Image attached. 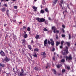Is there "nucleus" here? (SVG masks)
Masks as SVG:
<instances>
[{"label": "nucleus", "instance_id": "obj_45", "mask_svg": "<svg viewBox=\"0 0 76 76\" xmlns=\"http://www.w3.org/2000/svg\"><path fill=\"white\" fill-rule=\"evenodd\" d=\"M60 48H63V45H61L60 46Z\"/></svg>", "mask_w": 76, "mask_h": 76}, {"label": "nucleus", "instance_id": "obj_17", "mask_svg": "<svg viewBox=\"0 0 76 76\" xmlns=\"http://www.w3.org/2000/svg\"><path fill=\"white\" fill-rule=\"evenodd\" d=\"M39 36L38 34L36 35V36L35 37V38L36 39H38V38H39Z\"/></svg>", "mask_w": 76, "mask_h": 76}, {"label": "nucleus", "instance_id": "obj_33", "mask_svg": "<svg viewBox=\"0 0 76 76\" xmlns=\"http://www.w3.org/2000/svg\"><path fill=\"white\" fill-rule=\"evenodd\" d=\"M64 43V41H61V45H63V43Z\"/></svg>", "mask_w": 76, "mask_h": 76}, {"label": "nucleus", "instance_id": "obj_22", "mask_svg": "<svg viewBox=\"0 0 76 76\" xmlns=\"http://www.w3.org/2000/svg\"><path fill=\"white\" fill-rule=\"evenodd\" d=\"M61 63H64L65 62V59H63L61 60Z\"/></svg>", "mask_w": 76, "mask_h": 76}, {"label": "nucleus", "instance_id": "obj_50", "mask_svg": "<svg viewBox=\"0 0 76 76\" xmlns=\"http://www.w3.org/2000/svg\"><path fill=\"white\" fill-rule=\"evenodd\" d=\"M4 6H5V7H7V4H4Z\"/></svg>", "mask_w": 76, "mask_h": 76}, {"label": "nucleus", "instance_id": "obj_47", "mask_svg": "<svg viewBox=\"0 0 76 76\" xmlns=\"http://www.w3.org/2000/svg\"><path fill=\"white\" fill-rule=\"evenodd\" d=\"M12 22H13L15 23V22H16V20H12Z\"/></svg>", "mask_w": 76, "mask_h": 76}, {"label": "nucleus", "instance_id": "obj_57", "mask_svg": "<svg viewBox=\"0 0 76 76\" xmlns=\"http://www.w3.org/2000/svg\"><path fill=\"white\" fill-rule=\"evenodd\" d=\"M53 60H56V59H55V58L54 57H53Z\"/></svg>", "mask_w": 76, "mask_h": 76}, {"label": "nucleus", "instance_id": "obj_60", "mask_svg": "<svg viewBox=\"0 0 76 76\" xmlns=\"http://www.w3.org/2000/svg\"><path fill=\"white\" fill-rule=\"evenodd\" d=\"M30 57H31V59H32V56L30 55Z\"/></svg>", "mask_w": 76, "mask_h": 76}, {"label": "nucleus", "instance_id": "obj_46", "mask_svg": "<svg viewBox=\"0 0 76 76\" xmlns=\"http://www.w3.org/2000/svg\"><path fill=\"white\" fill-rule=\"evenodd\" d=\"M62 31H63V33H64L65 31H64V29H63V28L62 29Z\"/></svg>", "mask_w": 76, "mask_h": 76}, {"label": "nucleus", "instance_id": "obj_32", "mask_svg": "<svg viewBox=\"0 0 76 76\" xmlns=\"http://www.w3.org/2000/svg\"><path fill=\"white\" fill-rule=\"evenodd\" d=\"M13 38L14 40H15V39H16V36H14L13 37Z\"/></svg>", "mask_w": 76, "mask_h": 76}, {"label": "nucleus", "instance_id": "obj_6", "mask_svg": "<svg viewBox=\"0 0 76 76\" xmlns=\"http://www.w3.org/2000/svg\"><path fill=\"white\" fill-rule=\"evenodd\" d=\"M26 40H25V39H23L22 41V42L23 45H26Z\"/></svg>", "mask_w": 76, "mask_h": 76}, {"label": "nucleus", "instance_id": "obj_9", "mask_svg": "<svg viewBox=\"0 0 76 76\" xmlns=\"http://www.w3.org/2000/svg\"><path fill=\"white\" fill-rule=\"evenodd\" d=\"M41 54L42 56H43L44 58H45V55H46V54L45 52H42Z\"/></svg>", "mask_w": 76, "mask_h": 76}, {"label": "nucleus", "instance_id": "obj_8", "mask_svg": "<svg viewBox=\"0 0 76 76\" xmlns=\"http://www.w3.org/2000/svg\"><path fill=\"white\" fill-rule=\"evenodd\" d=\"M52 30H53V32L54 33H56V29L55 26H53L52 28Z\"/></svg>", "mask_w": 76, "mask_h": 76}, {"label": "nucleus", "instance_id": "obj_41", "mask_svg": "<svg viewBox=\"0 0 76 76\" xmlns=\"http://www.w3.org/2000/svg\"><path fill=\"white\" fill-rule=\"evenodd\" d=\"M56 38L57 39H58V36L57 35H56Z\"/></svg>", "mask_w": 76, "mask_h": 76}, {"label": "nucleus", "instance_id": "obj_19", "mask_svg": "<svg viewBox=\"0 0 76 76\" xmlns=\"http://www.w3.org/2000/svg\"><path fill=\"white\" fill-rule=\"evenodd\" d=\"M0 66L1 67H4L5 65H4L3 64H0Z\"/></svg>", "mask_w": 76, "mask_h": 76}, {"label": "nucleus", "instance_id": "obj_15", "mask_svg": "<svg viewBox=\"0 0 76 76\" xmlns=\"http://www.w3.org/2000/svg\"><path fill=\"white\" fill-rule=\"evenodd\" d=\"M55 1H53V3L54 4H56L58 2V0H54Z\"/></svg>", "mask_w": 76, "mask_h": 76}, {"label": "nucleus", "instance_id": "obj_37", "mask_svg": "<svg viewBox=\"0 0 76 76\" xmlns=\"http://www.w3.org/2000/svg\"><path fill=\"white\" fill-rule=\"evenodd\" d=\"M59 5H60V7H62V9H63V7L62 6V5L61 4H59Z\"/></svg>", "mask_w": 76, "mask_h": 76}, {"label": "nucleus", "instance_id": "obj_5", "mask_svg": "<svg viewBox=\"0 0 76 76\" xmlns=\"http://www.w3.org/2000/svg\"><path fill=\"white\" fill-rule=\"evenodd\" d=\"M66 60H72V56L71 55H70L68 57L67 56H66Z\"/></svg>", "mask_w": 76, "mask_h": 76}, {"label": "nucleus", "instance_id": "obj_53", "mask_svg": "<svg viewBox=\"0 0 76 76\" xmlns=\"http://www.w3.org/2000/svg\"><path fill=\"white\" fill-rule=\"evenodd\" d=\"M48 67H51V66L49 64H48Z\"/></svg>", "mask_w": 76, "mask_h": 76}, {"label": "nucleus", "instance_id": "obj_34", "mask_svg": "<svg viewBox=\"0 0 76 76\" xmlns=\"http://www.w3.org/2000/svg\"><path fill=\"white\" fill-rule=\"evenodd\" d=\"M66 68L68 70H70V67L69 66H66Z\"/></svg>", "mask_w": 76, "mask_h": 76}, {"label": "nucleus", "instance_id": "obj_16", "mask_svg": "<svg viewBox=\"0 0 76 76\" xmlns=\"http://www.w3.org/2000/svg\"><path fill=\"white\" fill-rule=\"evenodd\" d=\"M53 73L54 75H57V71H56V69H53Z\"/></svg>", "mask_w": 76, "mask_h": 76}, {"label": "nucleus", "instance_id": "obj_13", "mask_svg": "<svg viewBox=\"0 0 76 76\" xmlns=\"http://www.w3.org/2000/svg\"><path fill=\"white\" fill-rule=\"evenodd\" d=\"M33 57H36L37 58V53L36 52H34L33 53Z\"/></svg>", "mask_w": 76, "mask_h": 76}, {"label": "nucleus", "instance_id": "obj_35", "mask_svg": "<svg viewBox=\"0 0 76 76\" xmlns=\"http://www.w3.org/2000/svg\"><path fill=\"white\" fill-rule=\"evenodd\" d=\"M45 11L46 12H48V8H46L45 9Z\"/></svg>", "mask_w": 76, "mask_h": 76}, {"label": "nucleus", "instance_id": "obj_30", "mask_svg": "<svg viewBox=\"0 0 76 76\" xmlns=\"http://www.w3.org/2000/svg\"><path fill=\"white\" fill-rule=\"evenodd\" d=\"M61 36L63 38H65V37H66V35L64 34H62Z\"/></svg>", "mask_w": 76, "mask_h": 76}, {"label": "nucleus", "instance_id": "obj_55", "mask_svg": "<svg viewBox=\"0 0 76 76\" xmlns=\"http://www.w3.org/2000/svg\"><path fill=\"white\" fill-rule=\"evenodd\" d=\"M6 25H7V24L5 23L4 24V26L5 27H6Z\"/></svg>", "mask_w": 76, "mask_h": 76}, {"label": "nucleus", "instance_id": "obj_25", "mask_svg": "<svg viewBox=\"0 0 76 76\" xmlns=\"http://www.w3.org/2000/svg\"><path fill=\"white\" fill-rule=\"evenodd\" d=\"M24 38H27V37H28V35H27V34H25V35H24Z\"/></svg>", "mask_w": 76, "mask_h": 76}, {"label": "nucleus", "instance_id": "obj_39", "mask_svg": "<svg viewBox=\"0 0 76 76\" xmlns=\"http://www.w3.org/2000/svg\"><path fill=\"white\" fill-rule=\"evenodd\" d=\"M55 50H56V49H55V48H53V49H52V51L54 52V51H55Z\"/></svg>", "mask_w": 76, "mask_h": 76}, {"label": "nucleus", "instance_id": "obj_7", "mask_svg": "<svg viewBox=\"0 0 76 76\" xmlns=\"http://www.w3.org/2000/svg\"><path fill=\"white\" fill-rule=\"evenodd\" d=\"M0 54L3 57H4L5 56V53L3 52V51H1L0 52Z\"/></svg>", "mask_w": 76, "mask_h": 76}, {"label": "nucleus", "instance_id": "obj_56", "mask_svg": "<svg viewBox=\"0 0 76 76\" xmlns=\"http://www.w3.org/2000/svg\"><path fill=\"white\" fill-rule=\"evenodd\" d=\"M48 19L50 20H51V18L50 17H49L48 18Z\"/></svg>", "mask_w": 76, "mask_h": 76}, {"label": "nucleus", "instance_id": "obj_64", "mask_svg": "<svg viewBox=\"0 0 76 76\" xmlns=\"http://www.w3.org/2000/svg\"><path fill=\"white\" fill-rule=\"evenodd\" d=\"M19 23H20L21 24L22 23V22H19Z\"/></svg>", "mask_w": 76, "mask_h": 76}, {"label": "nucleus", "instance_id": "obj_1", "mask_svg": "<svg viewBox=\"0 0 76 76\" xmlns=\"http://www.w3.org/2000/svg\"><path fill=\"white\" fill-rule=\"evenodd\" d=\"M68 48L69 47H67V46L65 47L64 48V49L62 51V54H63L64 56H66L67 55L68 53H69V50H68Z\"/></svg>", "mask_w": 76, "mask_h": 76}, {"label": "nucleus", "instance_id": "obj_26", "mask_svg": "<svg viewBox=\"0 0 76 76\" xmlns=\"http://www.w3.org/2000/svg\"><path fill=\"white\" fill-rule=\"evenodd\" d=\"M34 51H37V52H38L39 51V49L37 48H36L34 49Z\"/></svg>", "mask_w": 76, "mask_h": 76}, {"label": "nucleus", "instance_id": "obj_28", "mask_svg": "<svg viewBox=\"0 0 76 76\" xmlns=\"http://www.w3.org/2000/svg\"><path fill=\"white\" fill-rule=\"evenodd\" d=\"M68 35L69 36V39H72V37H71V35H70V34H69Z\"/></svg>", "mask_w": 76, "mask_h": 76}, {"label": "nucleus", "instance_id": "obj_24", "mask_svg": "<svg viewBox=\"0 0 76 76\" xmlns=\"http://www.w3.org/2000/svg\"><path fill=\"white\" fill-rule=\"evenodd\" d=\"M66 44H67L68 47H70V42H66Z\"/></svg>", "mask_w": 76, "mask_h": 76}, {"label": "nucleus", "instance_id": "obj_18", "mask_svg": "<svg viewBox=\"0 0 76 76\" xmlns=\"http://www.w3.org/2000/svg\"><path fill=\"white\" fill-rule=\"evenodd\" d=\"M24 72H23H23H20V76H22L23 75V73Z\"/></svg>", "mask_w": 76, "mask_h": 76}, {"label": "nucleus", "instance_id": "obj_3", "mask_svg": "<svg viewBox=\"0 0 76 76\" xmlns=\"http://www.w3.org/2000/svg\"><path fill=\"white\" fill-rule=\"evenodd\" d=\"M50 41L48 40V43L50 45V44H51L52 46H54V42L53 41V39H50Z\"/></svg>", "mask_w": 76, "mask_h": 76}, {"label": "nucleus", "instance_id": "obj_36", "mask_svg": "<svg viewBox=\"0 0 76 76\" xmlns=\"http://www.w3.org/2000/svg\"><path fill=\"white\" fill-rule=\"evenodd\" d=\"M62 26L63 28H66V26H65V25L63 24L62 25Z\"/></svg>", "mask_w": 76, "mask_h": 76}, {"label": "nucleus", "instance_id": "obj_2", "mask_svg": "<svg viewBox=\"0 0 76 76\" xmlns=\"http://www.w3.org/2000/svg\"><path fill=\"white\" fill-rule=\"evenodd\" d=\"M36 20H37L39 22H44L45 20V19L41 18H36Z\"/></svg>", "mask_w": 76, "mask_h": 76}, {"label": "nucleus", "instance_id": "obj_62", "mask_svg": "<svg viewBox=\"0 0 76 76\" xmlns=\"http://www.w3.org/2000/svg\"><path fill=\"white\" fill-rule=\"evenodd\" d=\"M65 12H67V10H65Z\"/></svg>", "mask_w": 76, "mask_h": 76}, {"label": "nucleus", "instance_id": "obj_14", "mask_svg": "<svg viewBox=\"0 0 76 76\" xmlns=\"http://www.w3.org/2000/svg\"><path fill=\"white\" fill-rule=\"evenodd\" d=\"M6 13L7 14V16H9V10H7V11H6Z\"/></svg>", "mask_w": 76, "mask_h": 76}, {"label": "nucleus", "instance_id": "obj_59", "mask_svg": "<svg viewBox=\"0 0 76 76\" xmlns=\"http://www.w3.org/2000/svg\"><path fill=\"white\" fill-rule=\"evenodd\" d=\"M9 46L10 47H12V45H9Z\"/></svg>", "mask_w": 76, "mask_h": 76}, {"label": "nucleus", "instance_id": "obj_54", "mask_svg": "<svg viewBox=\"0 0 76 76\" xmlns=\"http://www.w3.org/2000/svg\"><path fill=\"white\" fill-rule=\"evenodd\" d=\"M14 8L15 9H16L18 8V7H17V6H15L14 7Z\"/></svg>", "mask_w": 76, "mask_h": 76}, {"label": "nucleus", "instance_id": "obj_4", "mask_svg": "<svg viewBox=\"0 0 76 76\" xmlns=\"http://www.w3.org/2000/svg\"><path fill=\"white\" fill-rule=\"evenodd\" d=\"M2 61L3 62H4V61H6V62H8L9 61H10V58H7V57H6L5 58H2Z\"/></svg>", "mask_w": 76, "mask_h": 76}, {"label": "nucleus", "instance_id": "obj_49", "mask_svg": "<svg viewBox=\"0 0 76 76\" xmlns=\"http://www.w3.org/2000/svg\"><path fill=\"white\" fill-rule=\"evenodd\" d=\"M21 72H24V71H23V69H21Z\"/></svg>", "mask_w": 76, "mask_h": 76}, {"label": "nucleus", "instance_id": "obj_51", "mask_svg": "<svg viewBox=\"0 0 76 76\" xmlns=\"http://www.w3.org/2000/svg\"><path fill=\"white\" fill-rule=\"evenodd\" d=\"M23 29H26V27L23 26Z\"/></svg>", "mask_w": 76, "mask_h": 76}, {"label": "nucleus", "instance_id": "obj_29", "mask_svg": "<svg viewBox=\"0 0 76 76\" xmlns=\"http://www.w3.org/2000/svg\"><path fill=\"white\" fill-rule=\"evenodd\" d=\"M40 13H42V14L44 13V11L42 10L40 11Z\"/></svg>", "mask_w": 76, "mask_h": 76}, {"label": "nucleus", "instance_id": "obj_58", "mask_svg": "<svg viewBox=\"0 0 76 76\" xmlns=\"http://www.w3.org/2000/svg\"><path fill=\"white\" fill-rule=\"evenodd\" d=\"M61 75V74H60V73H58V76H60V75Z\"/></svg>", "mask_w": 76, "mask_h": 76}, {"label": "nucleus", "instance_id": "obj_10", "mask_svg": "<svg viewBox=\"0 0 76 76\" xmlns=\"http://www.w3.org/2000/svg\"><path fill=\"white\" fill-rule=\"evenodd\" d=\"M32 8L34 9V12H37V7H35V6H33Z\"/></svg>", "mask_w": 76, "mask_h": 76}, {"label": "nucleus", "instance_id": "obj_21", "mask_svg": "<svg viewBox=\"0 0 76 76\" xmlns=\"http://www.w3.org/2000/svg\"><path fill=\"white\" fill-rule=\"evenodd\" d=\"M60 3L61 4H64V0H61L60 1Z\"/></svg>", "mask_w": 76, "mask_h": 76}, {"label": "nucleus", "instance_id": "obj_61", "mask_svg": "<svg viewBox=\"0 0 76 76\" xmlns=\"http://www.w3.org/2000/svg\"><path fill=\"white\" fill-rule=\"evenodd\" d=\"M41 9H42V5H41Z\"/></svg>", "mask_w": 76, "mask_h": 76}, {"label": "nucleus", "instance_id": "obj_31", "mask_svg": "<svg viewBox=\"0 0 76 76\" xmlns=\"http://www.w3.org/2000/svg\"><path fill=\"white\" fill-rule=\"evenodd\" d=\"M27 31H31V28H30L29 27H28V28L27 29Z\"/></svg>", "mask_w": 76, "mask_h": 76}, {"label": "nucleus", "instance_id": "obj_52", "mask_svg": "<svg viewBox=\"0 0 76 76\" xmlns=\"http://www.w3.org/2000/svg\"><path fill=\"white\" fill-rule=\"evenodd\" d=\"M5 53H6L7 54L8 53V51H7V50L6 49L5 50Z\"/></svg>", "mask_w": 76, "mask_h": 76}, {"label": "nucleus", "instance_id": "obj_44", "mask_svg": "<svg viewBox=\"0 0 76 76\" xmlns=\"http://www.w3.org/2000/svg\"><path fill=\"white\" fill-rule=\"evenodd\" d=\"M34 41H33V40H32L31 43V44H34Z\"/></svg>", "mask_w": 76, "mask_h": 76}, {"label": "nucleus", "instance_id": "obj_23", "mask_svg": "<svg viewBox=\"0 0 76 76\" xmlns=\"http://www.w3.org/2000/svg\"><path fill=\"white\" fill-rule=\"evenodd\" d=\"M28 48L30 50H32V48H31V45H28Z\"/></svg>", "mask_w": 76, "mask_h": 76}, {"label": "nucleus", "instance_id": "obj_27", "mask_svg": "<svg viewBox=\"0 0 76 76\" xmlns=\"http://www.w3.org/2000/svg\"><path fill=\"white\" fill-rule=\"evenodd\" d=\"M57 67V68H60V65L59 64H58V65H56Z\"/></svg>", "mask_w": 76, "mask_h": 76}, {"label": "nucleus", "instance_id": "obj_38", "mask_svg": "<svg viewBox=\"0 0 76 76\" xmlns=\"http://www.w3.org/2000/svg\"><path fill=\"white\" fill-rule=\"evenodd\" d=\"M34 69L35 70H36V71H38V68L35 67L34 68Z\"/></svg>", "mask_w": 76, "mask_h": 76}, {"label": "nucleus", "instance_id": "obj_63", "mask_svg": "<svg viewBox=\"0 0 76 76\" xmlns=\"http://www.w3.org/2000/svg\"><path fill=\"white\" fill-rule=\"evenodd\" d=\"M11 1H16V0H11Z\"/></svg>", "mask_w": 76, "mask_h": 76}, {"label": "nucleus", "instance_id": "obj_11", "mask_svg": "<svg viewBox=\"0 0 76 76\" xmlns=\"http://www.w3.org/2000/svg\"><path fill=\"white\" fill-rule=\"evenodd\" d=\"M47 44V39H46L44 41V45L45 47L46 46V44Z\"/></svg>", "mask_w": 76, "mask_h": 76}, {"label": "nucleus", "instance_id": "obj_42", "mask_svg": "<svg viewBox=\"0 0 76 76\" xmlns=\"http://www.w3.org/2000/svg\"><path fill=\"white\" fill-rule=\"evenodd\" d=\"M22 53H25V51H24V50L23 49H22Z\"/></svg>", "mask_w": 76, "mask_h": 76}, {"label": "nucleus", "instance_id": "obj_20", "mask_svg": "<svg viewBox=\"0 0 76 76\" xmlns=\"http://www.w3.org/2000/svg\"><path fill=\"white\" fill-rule=\"evenodd\" d=\"M60 44V42H57L56 43V46H58L59 44Z\"/></svg>", "mask_w": 76, "mask_h": 76}, {"label": "nucleus", "instance_id": "obj_40", "mask_svg": "<svg viewBox=\"0 0 76 76\" xmlns=\"http://www.w3.org/2000/svg\"><path fill=\"white\" fill-rule=\"evenodd\" d=\"M62 72L63 73H64L65 72V69H63L62 70Z\"/></svg>", "mask_w": 76, "mask_h": 76}, {"label": "nucleus", "instance_id": "obj_43", "mask_svg": "<svg viewBox=\"0 0 76 76\" xmlns=\"http://www.w3.org/2000/svg\"><path fill=\"white\" fill-rule=\"evenodd\" d=\"M44 30L45 31H48V30H47V28H45L44 29Z\"/></svg>", "mask_w": 76, "mask_h": 76}, {"label": "nucleus", "instance_id": "obj_12", "mask_svg": "<svg viewBox=\"0 0 76 76\" xmlns=\"http://www.w3.org/2000/svg\"><path fill=\"white\" fill-rule=\"evenodd\" d=\"M0 10L2 12H4L6 11V8H2L0 9Z\"/></svg>", "mask_w": 76, "mask_h": 76}, {"label": "nucleus", "instance_id": "obj_48", "mask_svg": "<svg viewBox=\"0 0 76 76\" xmlns=\"http://www.w3.org/2000/svg\"><path fill=\"white\" fill-rule=\"evenodd\" d=\"M56 32L57 34H58V33H59V31H58V30H56Z\"/></svg>", "mask_w": 76, "mask_h": 76}]
</instances>
